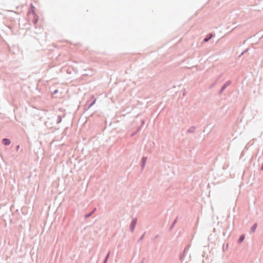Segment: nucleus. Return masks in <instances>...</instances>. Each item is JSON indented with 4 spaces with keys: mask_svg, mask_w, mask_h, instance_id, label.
<instances>
[{
    "mask_svg": "<svg viewBox=\"0 0 263 263\" xmlns=\"http://www.w3.org/2000/svg\"><path fill=\"white\" fill-rule=\"evenodd\" d=\"M257 223H254L250 229V233H252L254 232L257 228Z\"/></svg>",
    "mask_w": 263,
    "mask_h": 263,
    "instance_id": "obj_10",
    "label": "nucleus"
},
{
    "mask_svg": "<svg viewBox=\"0 0 263 263\" xmlns=\"http://www.w3.org/2000/svg\"><path fill=\"white\" fill-rule=\"evenodd\" d=\"M146 234V232H144L141 236L140 237V238L138 240V242H140L145 237V235Z\"/></svg>",
    "mask_w": 263,
    "mask_h": 263,
    "instance_id": "obj_17",
    "label": "nucleus"
},
{
    "mask_svg": "<svg viewBox=\"0 0 263 263\" xmlns=\"http://www.w3.org/2000/svg\"><path fill=\"white\" fill-rule=\"evenodd\" d=\"M58 91H59L58 89H55V90L53 91V93H53V95H55V94H57V93L58 92Z\"/></svg>",
    "mask_w": 263,
    "mask_h": 263,
    "instance_id": "obj_21",
    "label": "nucleus"
},
{
    "mask_svg": "<svg viewBox=\"0 0 263 263\" xmlns=\"http://www.w3.org/2000/svg\"><path fill=\"white\" fill-rule=\"evenodd\" d=\"M140 130H141V127H139L138 128V129L137 130V131H136V132H135V133H134L132 134L131 136H132V137L134 136V135H135L136 134V133H137L138 132H139Z\"/></svg>",
    "mask_w": 263,
    "mask_h": 263,
    "instance_id": "obj_18",
    "label": "nucleus"
},
{
    "mask_svg": "<svg viewBox=\"0 0 263 263\" xmlns=\"http://www.w3.org/2000/svg\"><path fill=\"white\" fill-rule=\"evenodd\" d=\"M91 102L88 101L84 105V109L85 111L89 110L96 102V98L93 96L91 97Z\"/></svg>",
    "mask_w": 263,
    "mask_h": 263,
    "instance_id": "obj_1",
    "label": "nucleus"
},
{
    "mask_svg": "<svg viewBox=\"0 0 263 263\" xmlns=\"http://www.w3.org/2000/svg\"><path fill=\"white\" fill-rule=\"evenodd\" d=\"M144 258H143V259H142L141 263H143V262H144Z\"/></svg>",
    "mask_w": 263,
    "mask_h": 263,
    "instance_id": "obj_26",
    "label": "nucleus"
},
{
    "mask_svg": "<svg viewBox=\"0 0 263 263\" xmlns=\"http://www.w3.org/2000/svg\"><path fill=\"white\" fill-rule=\"evenodd\" d=\"M2 143L5 145V146H8L11 143V141L9 139H8V138H4L3 140H2Z\"/></svg>",
    "mask_w": 263,
    "mask_h": 263,
    "instance_id": "obj_7",
    "label": "nucleus"
},
{
    "mask_svg": "<svg viewBox=\"0 0 263 263\" xmlns=\"http://www.w3.org/2000/svg\"><path fill=\"white\" fill-rule=\"evenodd\" d=\"M137 218H133V219L130 222V224L129 230L130 232H133L134 231L136 226V224H137Z\"/></svg>",
    "mask_w": 263,
    "mask_h": 263,
    "instance_id": "obj_4",
    "label": "nucleus"
},
{
    "mask_svg": "<svg viewBox=\"0 0 263 263\" xmlns=\"http://www.w3.org/2000/svg\"><path fill=\"white\" fill-rule=\"evenodd\" d=\"M32 22H33L34 25H35L38 22V16L35 15V16L33 18Z\"/></svg>",
    "mask_w": 263,
    "mask_h": 263,
    "instance_id": "obj_15",
    "label": "nucleus"
},
{
    "mask_svg": "<svg viewBox=\"0 0 263 263\" xmlns=\"http://www.w3.org/2000/svg\"><path fill=\"white\" fill-rule=\"evenodd\" d=\"M196 129V127L195 126H191L190 128H189L187 131V134H191L194 133L195 129Z\"/></svg>",
    "mask_w": 263,
    "mask_h": 263,
    "instance_id": "obj_8",
    "label": "nucleus"
},
{
    "mask_svg": "<svg viewBox=\"0 0 263 263\" xmlns=\"http://www.w3.org/2000/svg\"><path fill=\"white\" fill-rule=\"evenodd\" d=\"M19 148H20V145H17V151L19 149Z\"/></svg>",
    "mask_w": 263,
    "mask_h": 263,
    "instance_id": "obj_25",
    "label": "nucleus"
},
{
    "mask_svg": "<svg viewBox=\"0 0 263 263\" xmlns=\"http://www.w3.org/2000/svg\"><path fill=\"white\" fill-rule=\"evenodd\" d=\"M214 36V35L212 33L208 34L206 35V36L203 39V42L206 43L209 42Z\"/></svg>",
    "mask_w": 263,
    "mask_h": 263,
    "instance_id": "obj_5",
    "label": "nucleus"
},
{
    "mask_svg": "<svg viewBox=\"0 0 263 263\" xmlns=\"http://www.w3.org/2000/svg\"><path fill=\"white\" fill-rule=\"evenodd\" d=\"M178 217L177 216L175 219V220H174V221L173 222V223H172L170 228V231H171L173 228L174 227L175 224L177 223V221H178Z\"/></svg>",
    "mask_w": 263,
    "mask_h": 263,
    "instance_id": "obj_12",
    "label": "nucleus"
},
{
    "mask_svg": "<svg viewBox=\"0 0 263 263\" xmlns=\"http://www.w3.org/2000/svg\"><path fill=\"white\" fill-rule=\"evenodd\" d=\"M34 9H35V7L33 6V5L32 4H31L30 8H29V12H30V13L33 12V14H35Z\"/></svg>",
    "mask_w": 263,
    "mask_h": 263,
    "instance_id": "obj_13",
    "label": "nucleus"
},
{
    "mask_svg": "<svg viewBox=\"0 0 263 263\" xmlns=\"http://www.w3.org/2000/svg\"><path fill=\"white\" fill-rule=\"evenodd\" d=\"M232 84V81L231 80H228L227 81L226 83H224L222 87H221V88L220 89L219 91H218V94L219 95H221L223 91H224V90L229 86H230L231 84Z\"/></svg>",
    "mask_w": 263,
    "mask_h": 263,
    "instance_id": "obj_2",
    "label": "nucleus"
},
{
    "mask_svg": "<svg viewBox=\"0 0 263 263\" xmlns=\"http://www.w3.org/2000/svg\"><path fill=\"white\" fill-rule=\"evenodd\" d=\"M248 50H249V49L248 48V49H246L245 50H244L243 51H242V52L240 53V54L239 55V57H241V55H242L245 53H246V52H247Z\"/></svg>",
    "mask_w": 263,
    "mask_h": 263,
    "instance_id": "obj_20",
    "label": "nucleus"
},
{
    "mask_svg": "<svg viewBox=\"0 0 263 263\" xmlns=\"http://www.w3.org/2000/svg\"><path fill=\"white\" fill-rule=\"evenodd\" d=\"M260 170H261V171H262V170H263V164H262V166H261V167Z\"/></svg>",
    "mask_w": 263,
    "mask_h": 263,
    "instance_id": "obj_24",
    "label": "nucleus"
},
{
    "mask_svg": "<svg viewBox=\"0 0 263 263\" xmlns=\"http://www.w3.org/2000/svg\"><path fill=\"white\" fill-rule=\"evenodd\" d=\"M110 251H109L108 252V253L106 254V256H105V258H104L103 261L107 262L108 259V258L109 257V256H110Z\"/></svg>",
    "mask_w": 263,
    "mask_h": 263,
    "instance_id": "obj_16",
    "label": "nucleus"
},
{
    "mask_svg": "<svg viewBox=\"0 0 263 263\" xmlns=\"http://www.w3.org/2000/svg\"><path fill=\"white\" fill-rule=\"evenodd\" d=\"M141 126H140V127H141L144 124V120H141Z\"/></svg>",
    "mask_w": 263,
    "mask_h": 263,
    "instance_id": "obj_22",
    "label": "nucleus"
},
{
    "mask_svg": "<svg viewBox=\"0 0 263 263\" xmlns=\"http://www.w3.org/2000/svg\"><path fill=\"white\" fill-rule=\"evenodd\" d=\"M245 238V235L244 234L241 235L237 240V243L239 244L241 243L244 240Z\"/></svg>",
    "mask_w": 263,
    "mask_h": 263,
    "instance_id": "obj_11",
    "label": "nucleus"
},
{
    "mask_svg": "<svg viewBox=\"0 0 263 263\" xmlns=\"http://www.w3.org/2000/svg\"><path fill=\"white\" fill-rule=\"evenodd\" d=\"M96 211V208H95L92 211H91L89 213H88L87 214H86L85 215H84V217L85 218H89V217H90Z\"/></svg>",
    "mask_w": 263,
    "mask_h": 263,
    "instance_id": "obj_9",
    "label": "nucleus"
},
{
    "mask_svg": "<svg viewBox=\"0 0 263 263\" xmlns=\"http://www.w3.org/2000/svg\"><path fill=\"white\" fill-rule=\"evenodd\" d=\"M103 263H107V262L105 261H103Z\"/></svg>",
    "mask_w": 263,
    "mask_h": 263,
    "instance_id": "obj_27",
    "label": "nucleus"
},
{
    "mask_svg": "<svg viewBox=\"0 0 263 263\" xmlns=\"http://www.w3.org/2000/svg\"><path fill=\"white\" fill-rule=\"evenodd\" d=\"M146 160H147V157H143L142 158L141 166V168H142V170L145 167V164H146Z\"/></svg>",
    "mask_w": 263,
    "mask_h": 263,
    "instance_id": "obj_6",
    "label": "nucleus"
},
{
    "mask_svg": "<svg viewBox=\"0 0 263 263\" xmlns=\"http://www.w3.org/2000/svg\"><path fill=\"white\" fill-rule=\"evenodd\" d=\"M159 237V235H156L155 236V238H154V239H157V238Z\"/></svg>",
    "mask_w": 263,
    "mask_h": 263,
    "instance_id": "obj_23",
    "label": "nucleus"
},
{
    "mask_svg": "<svg viewBox=\"0 0 263 263\" xmlns=\"http://www.w3.org/2000/svg\"><path fill=\"white\" fill-rule=\"evenodd\" d=\"M191 245L189 244L184 249L182 253L180 254L179 259L182 261L184 260V256H185L186 253L189 251Z\"/></svg>",
    "mask_w": 263,
    "mask_h": 263,
    "instance_id": "obj_3",
    "label": "nucleus"
},
{
    "mask_svg": "<svg viewBox=\"0 0 263 263\" xmlns=\"http://www.w3.org/2000/svg\"><path fill=\"white\" fill-rule=\"evenodd\" d=\"M216 83H217V81L216 80L213 83H212L210 86V88H213V87H214L215 86V85L216 84Z\"/></svg>",
    "mask_w": 263,
    "mask_h": 263,
    "instance_id": "obj_19",
    "label": "nucleus"
},
{
    "mask_svg": "<svg viewBox=\"0 0 263 263\" xmlns=\"http://www.w3.org/2000/svg\"><path fill=\"white\" fill-rule=\"evenodd\" d=\"M62 117L61 115H59L58 116V119L57 120V124H60L62 122Z\"/></svg>",
    "mask_w": 263,
    "mask_h": 263,
    "instance_id": "obj_14",
    "label": "nucleus"
}]
</instances>
